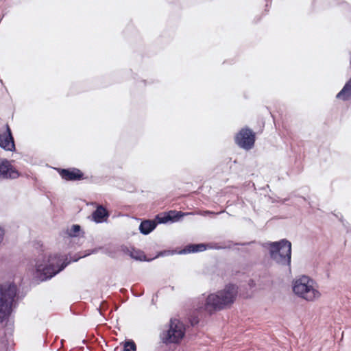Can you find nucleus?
<instances>
[{
	"instance_id": "1",
	"label": "nucleus",
	"mask_w": 351,
	"mask_h": 351,
	"mask_svg": "<svg viewBox=\"0 0 351 351\" xmlns=\"http://www.w3.org/2000/svg\"><path fill=\"white\" fill-rule=\"evenodd\" d=\"M66 261L63 256L58 254H40L35 261V269L32 268V271L36 278L42 281L46 280L63 270L69 263Z\"/></svg>"
},
{
	"instance_id": "2",
	"label": "nucleus",
	"mask_w": 351,
	"mask_h": 351,
	"mask_svg": "<svg viewBox=\"0 0 351 351\" xmlns=\"http://www.w3.org/2000/svg\"><path fill=\"white\" fill-rule=\"evenodd\" d=\"M238 295V287L232 284L228 285L216 293L209 294L201 308L212 314L229 308L235 302Z\"/></svg>"
},
{
	"instance_id": "3",
	"label": "nucleus",
	"mask_w": 351,
	"mask_h": 351,
	"mask_svg": "<svg viewBox=\"0 0 351 351\" xmlns=\"http://www.w3.org/2000/svg\"><path fill=\"white\" fill-rule=\"evenodd\" d=\"M292 288L295 295L306 302L317 301L322 296L317 283L307 276L293 280Z\"/></svg>"
},
{
	"instance_id": "4",
	"label": "nucleus",
	"mask_w": 351,
	"mask_h": 351,
	"mask_svg": "<svg viewBox=\"0 0 351 351\" xmlns=\"http://www.w3.org/2000/svg\"><path fill=\"white\" fill-rule=\"evenodd\" d=\"M186 328L180 319L172 318L165 329L160 334L161 341L167 345H178L185 336Z\"/></svg>"
},
{
	"instance_id": "5",
	"label": "nucleus",
	"mask_w": 351,
	"mask_h": 351,
	"mask_svg": "<svg viewBox=\"0 0 351 351\" xmlns=\"http://www.w3.org/2000/svg\"><path fill=\"white\" fill-rule=\"evenodd\" d=\"M17 288L14 284L5 283L0 286V322L11 314Z\"/></svg>"
},
{
	"instance_id": "6",
	"label": "nucleus",
	"mask_w": 351,
	"mask_h": 351,
	"mask_svg": "<svg viewBox=\"0 0 351 351\" xmlns=\"http://www.w3.org/2000/svg\"><path fill=\"white\" fill-rule=\"evenodd\" d=\"M269 254L271 258L276 263L289 266L291 257V243L286 239L272 242L269 244Z\"/></svg>"
},
{
	"instance_id": "7",
	"label": "nucleus",
	"mask_w": 351,
	"mask_h": 351,
	"mask_svg": "<svg viewBox=\"0 0 351 351\" xmlns=\"http://www.w3.org/2000/svg\"><path fill=\"white\" fill-rule=\"evenodd\" d=\"M19 176V172L12 164V161L0 158V180L16 179Z\"/></svg>"
},
{
	"instance_id": "8",
	"label": "nucleus",
	"mask_w": 351,
	"mask_h": 351,
	"mask_svg": "<svg viewBox=\"0 0 351 351\" xmlns=\"http://www.w3.org/2000/svg\"><path fill=\"white\" fill-rule=\"evenodd\" d=\"M235 141L239 147L250 149L254 144V133L250 129H242L236 136Z\"/></svg>"
},
{
	"instance_id": "9",
	"label": "nucleus",
	"mask_w": 351,
	"mask_h": 351,
	"mask_svg": "<svg viewBox=\"0 0 351 351\" xmlns=\"http://www.w3.org/2000/svg\"><path fill=\"white\" fill-rule=\"evenodd\" d=\"M0 147L6 151L13 152L15 150L14 138L8 124L5 125L4 129L0 130Z\"/></svg>"
},
{
	"instance_id": "10",
	"label": "nucleus",
	"mask_w": 351,
	"mask_h": 351,
	"mask_svg": "<svg viewBox=\"0 0 351 351\" xmlns=\"http://www.w3.org/2000/svg\"><path fill=\"white\" fill-rule=\"evenodd\" d=\"M62 178L66 180H78L82 178V173L77 169H62L60 172Z\"/></svg>"
},
{
	"instance_id": "11",
	"label": "nucleus",
	"mask_w": 351,
	"mask_h": 351,
	"mask_svg": "<svg viewBox=\"0 0 351 351\" xmlns=\"http://www.w3.org/2000/svg\"><path fill=\"white\" fill-rule=\"evenodd\" d=\"M189 213H184L182 212H176V211H170L168 214L164 217H158L157 219L158 223H167L169 221H176L180 219L181 217L186 215H189Z\"/></svg>"
},
{
	"instance_id": "12",
	"label": "nucleus",
	"mask_w": 351,
	"mask_h": 351,
	"mask_svg": "<svg viewBox=\"0 0 351 351\" xmlns=\"http://www.w3.org/2000/svg\"><path fill=\"white\" fill-rule=\"evenodd\" d=\"M108 216L106 210L101 206L97 207L92 215L93 219L97 223H101L106 219Z\"/></svg>"
},
{
	"instance_id": "13",
	"label": "nucleus",
	"mask_w": 351,
	"mask_h": 351,
	"mask_svg": "<svg viewBox=\"0 0 351 351\" xmlns=\"http://www.w3.org/2000/svg\"><path fill=\"white\" fill-rule=\"evenodd\" d=\"M337 98L343 101L351 99V79L347 82L341 90L337 95Z\"/></svg>"
},
{
	"instance_id": "14",
	"label": "nucleus",
	"mask_w": 351,
	"mask_h": 351,
	"mask_svg": "<svg viewBox=\"0 0 351 351\" xmlns=\"http://www.w3.org/2000/svg\"><path fill=\"white\" fill-rule=\"evenodd\" d=\"M156 226V223L153 221L145 220L141 223L139 230L143 234H148L153 231Z\"/></svg>"
},
{
	"instance_id": "15",
	"label": "nucleus",
	"mask_w": 351,
	"mask_h": 351,
	"mask_svg": "<svg viewBox=\"0 0 351 351\" xmlns=\"http://www.w3.org/2000/svg\"><path fill=\"white\" fill-rule=\"evenodd\" d=\"M206 250V247L204 244H195L186 246L180 253H191V252H199Z\"/></svg>"
},
{
	"instance_id": "16",
	"label": "nucleus",
	"mask_w": 351,
	"mask_h": 351,
	"mask_svg": "<svg viewBox=\"0 0 351 351\" xmlns=\"http://www.w3.org/2000/svg\"><path fill=\"white\" fill-rule=\"evenodd\" d=\"M130 256L135 259V260H138V261H145V256L144 254V253L139 250H136V249H131L130 250Z\"/></svg>"
},
{
	"instance_id": "17",
	"label": "nucleus",
	"mask_w": 351,
	"mask_h": 351,
	"mask_svg": "<svg viewBox=\"0 0 351 351\" xmlns=\"http://www.w3.org/2000/svg\"><path fill=\"white\" fill-rule=\"evenodd\" d=\"M81 228L79 225H73L69 229L67 230L69 236L75 237L80 235Z\"/></svg>"
},
{
	"instance_id": "18",
	"label": "nucleus",
	"mask_w": 351,
	"mask_h": 351,
	"mask_svg": "<svg viewBox=\"0 0 351 351\" xmlns=\"http://www.w3.org/2000/svg\"><path fill=\"white\" fill-rule=\"evenodd\" d=\"M136 347L133 341H125L122 351H136Z\"/></svg>"
},
{
	"instance_id": "19",
	"label": "nucleus",
	"mask_w": 351,
	"mask_h": 351,
	"mask_svg": "<svg viewBox=\"0 0 351 351\" xmlns=\"http://www.w3.org/2000/svg\"><path fill=\"white\" fill-rule=\"evenodd\" d=\"M5 234V230L3 228H0V243L3 241Z\"/></svg>"
},
{
	"instance_id": "20",
	"label": "nucleus",
	"mask_w": 351,
	"mask_h": 351,
	"mask_svg": "<svg viewBox=\"0 0 351 351\" xmlns=\"http://www.w3.org/2000/svg\"><path fill=\"white\" fill-rule=\"evenodd\" d=\"M198 214L199 215H206L207 214H215L213 212H210V211H204V212H200Z\"/></svg>"
}]
</instances>
